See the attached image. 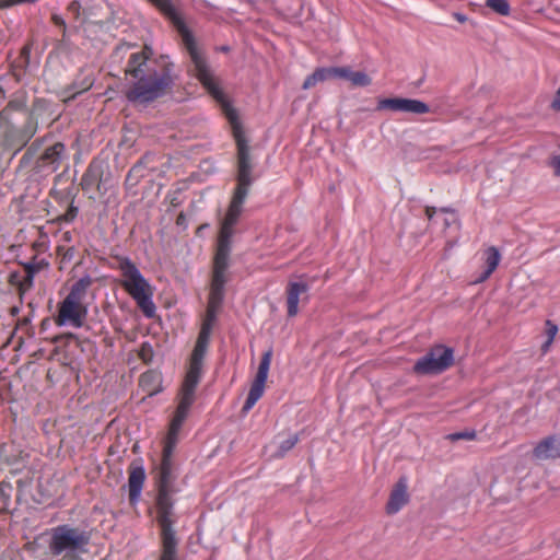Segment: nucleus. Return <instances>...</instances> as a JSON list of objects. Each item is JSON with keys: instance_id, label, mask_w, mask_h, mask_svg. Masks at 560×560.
Wrapping results in <instances>:
<instances>
[{"instance_id": "nucleus-31", "label": "nucleus", "mask_w": 560, "mask_h": 560, "mask_svg": "<svg viewBox=\"0 0 560 560\" xmlns=\"http://www.w3.org/2000/svg\"><path fill=\"white\" fill-rule=\"evenodd\" d=\"M352 72L353 71L349 67H331L330 68L331 78H340V79H346V80L350 81Z\"/></svg>"}, {"instance_id": "nucleus-26", "label": "nucleus", "mask_w": 560, "mask_h": 560, "mask_svg": "<svg viewBox=\"0 0 560 560\" xmlns=\"http://www.w3.org/2000/svg\"><path fill=\"white\" fill-rule=\"evenodd\" d=\"M487 7L501 15L510 14V4L506 0H487Z\"/></svg>"}, {"instance_id": "nucleus-24", "label": "nucleus", "mask_w": 560, "mask_h": 560, "mask_svg": "<svg viewBox=\"0 0 560 560\" xmlns=\"http://www.w3.org/2000/svg\"><path fill=\"white\" fill-rule=\"evenodd\" d=\"M91 284H92V279L90 277H84L73 284V287L68 295L72 296L77 300L83 301L86 290L89 289V287Z\"/></svg>"}, {"instance_id": "nucleus-32", "label": "nucleus", "mask_w": 560, "mask_h": 560, "mask_svg": "<svg viewBox=\"0 0 560 560\" xmlns=\"http://www.w3.org/2000/svg\"><path fill=\"white\" fill-rule=\"evenodd\" d=\"M316 83L331 78L330 68H318L311 74Z\"/></svg>"}, {"instance_id": "nucleus-22", "label": "nucleus", "mask_w": 560, "mask_h": 560, "mask_svg": "<svg viewBox=\"0 0 560 560\" xmlns=\"http://www.w3.org/2000/svg\"><path fill=\"white\" fill-rule=\"evenodd\" d=\"M13 495V487L7 481L0 482V512H10Z\"/></svg>"}, {"instance_id": "nucleus-20", "label": "nucleus", "mask_w": 560, "mask_h": 560, "mask_svg": "<svg viewBox=\"0 0 560 560\" xmlns=\"http://www.w3.org/2000/svg\"><path fill=\"white\" fill-rule=\"evenodd\" d=\"M486 265L487 269L486 271L476 280V283H481L486 281L492 272L497 269L499 266V262L501 260V254L499 249L494 246H490L486 249Z\"/></svg>"}, {"instance_id": "nucleus-42", "label": "nucleus", "mask_w": 560, "mask_h": 560, "mask_svg": "<svg viewBox=\"0 0 560 560\" xmlns=\"http://www.w3.org/2000/svg\"><path fill=\"white\" fill-rule=\"evenodd\" d=\"M316 84V82L314 81L313 77L312 75H308L304 83H303V89L304 90H308L311 89L312 86H314Z\"/></svg>"}, {"instance_id": "nucleus-29", "label": "nucleus", "mask_w": 560, "mask_h": 560, "mask_svg": "<svg viewBox=\"0 0 560 560\" xmlns=\"http://www.w3.org/2000/svg\"><path fill=\"white\" fill-rule=\"evenodd\" d=\"M98 179V172L94 165H91L82 177V186L89 188Z\"/></svg>"}, {"instance_id": "nucleus-17", "label": "nucleus", "mask_w": 560, "mask_h": 560, "mask_svg": "<svg viewBox=\"0 0 560 560\" xmlns=\"http://www.w3.org/2000/svg\"><path fill=\"white\" fill-rule=\"evenodd\" d=\"M145 479L144 469L131 463L129 466V478H128V489H129V500L131 503L136 502L140 495L143 482Z\"/></svg>"}, {"instance_id": "nucleus-44", "label": "nucleus", "mask_w": 560, "mask_h": 560, "mask_svg": "<svg viewBox=\"0 0 560 560\" xmlns=\"http://www.w3.org/2000/svg\"><path fill=\"white\" fill-rule=\"evenodd\" d=\"M435 212H436V210L434 207L425 208V214H427L428 219H432V217L434 215Z\"/></svg>"}, {"instance_id": "nucleus-38", "label": "nucleus", "mask_w": 560, "mask_h": 560, "mask_svg": "<svg viewBox=\"0 0 560 560\" xmlns=\"http://www.w3.org/2000/svg\"><path fill=\"white\" fill-rule=\"evenodd\" d=\"M140 358L144 361V362H148L152 359V350H151V347L148 346V345H143L141 347V350H140Z\"/></svg>"}, {"instance_id": "nucleus-8", "label": "nucleus", "mask_w": 560, "mask_h": 560, "mask_svg": "<svg viewBox=\"0 0 560 560\" xmlns=\"http://www.w3.org/2000/svg\"><path fill=\"white\" fill-rule=\"evenodd\" d=\"M90 539L91 535L89 532L62 525L52 529L49 549L55 556L62 552L77 553L78 551H86Z\"/></svg>"}, {"instance_id": "nucleus-48", "label": "nucleus", "mask_w": 560, "mask_h": 560, "mask_svg": "<svg viewBox=\"0 0 560 560\" xmlns=\"http://www.w3.org/2000/svg\"><path fill=\"white\" fill-rule=\"evenodd\" d=\"M441 211H442V212H452V211H451L450 209H447V208H442V209H441Z\"/></svg>"}, {"instance_id": "nucleus-9", "label": "nucleus", "mask_w": 560, "mask_h": 560, "mask_svg": "<svg viewBox=\"0 0 560 560\" xmlns=\"http://www.w3.org/2000/svg\"><path fill=\"white\" fill-rule=\"evenodd\" d=\"M455 363L454 349L442 343L434 345L413 365L418 375L440 374Z\"/></svg>"}, {"instance_id": "nucleus-49", "label": "nucleus", "mask_w": 560, "mask_h": 560, "mask_svg": "<svg viewBox=\"0 0 560 560\" xmlns=\"http://www.w3.org/2000/svg\"><path fill=\"white\" fill-rule=\"evenodd\" d=\"M16 312H18V308H16V307H12V308H11V313H12V314H15Z\"/></svg>"}, {"instance_id": "nucleus-45", "label": "nucleus", "mask_w": 560, "mask_h": 560, "mask_svg": "<svg viewBox=\"0 0 560 560\" xmlns=\"http://www.w3.org/2000/svg\"><path fill=\"white\" fill-rule=\"evenodd\" d=\"M185 220H186L185 214H184L183 212H180V213L178 214L177 219H176V223H177L178 225L184 224V223H185Z\"/></svg>"}, {"instance_id": "nucleus-18", "label": "nucleus", "mask_w": 560, "mask_h": 560, "mask_svg": "<svg viewBox=\"0 0 560 560\" xmlns=\"http://www.w3.org/2000/svg\"><path fill=\"white\" fill-rule=\"evenodd\" d=\"M308 285L305 282H290L287 289L288 316L294 317L299 313L300 295L306 293Z\"/></svg>"}, {"instance_id": "nucleus-25", "label": "nucleus", "mask_w": 560, "mask_h": 560, "mask_svg": "<svg viewBox=\"0 0 560 560\" xmlns=\"http://www.w3.org/2000/svg\"><path fill=\"white\" fill-rule=\"evenodd\" d=\"M18 453L13 445H2L0 447V463L13 464L18 459Z\"/></svg>"}, {"instance_id": "nucleus-27", "label": "nucleus", "mask_w": 560, "mask_h": 560, "mask_svg": "<svg viewBox=\"0 0 560 560\" xmlns=\"http://www.w3.org/2000/svg\"><path fill=\"white\" fill-rule=\"evenodd\" d=\"M353 86H368L371 84V78L363 71H353L350 78Z\"/></svg>"}, {"instance_id": "nucleus-36", "label": "nucleus", "mask_w": 560, "mask_h": 560, "mask_svg": "<svg viewBox=\"0 0 560 560\" xmlns=\"http://www.w3.org/2000/svg\"><path fill=\"white\" fill-rule=\"evenodd\" d=\"M81 9H82L81 3L78 0L71 1L70 4L68 5V10L74 14L75 19L80 18Z\"/></svg>"}, {"instance_id": "nucleus-2", "label": "nucleus", "mask_w": 560, "mask_h": 560, "mask_svg": "<svg viewBox=\"0 0 560 560\" xmlns=\"http://www.w3.org/2000/svg\"><path fill=\"white\" fill-rule=\"evenodd\" d=\"M191 62L194 65L192 73L200 81L208 93L221 105L224 115L231 124L233 137L237 147V185L234 189L228 212L240 218L242 206L247 197L248 189L253 183L252 177V158L249 153L248 141L242 124L238 120L237 112L226 101L223 91L220 89L207 60L198 50L196 42L187 48Z\"/></svg>"}, {"instance_id": "nucleus-1", "label": "nucleus", "mask_w": 560, "mask_h": 560, "mask_svg": "<svg viewBox=\"0 0 560 560\" xmlns=\"http://www.w3.org/2000/svg\"><path fill=\"white\" fill-rule=\"evenodd\" d=\"M191 62L194 65L192 73L200 81L208 93L221 105L224 115L231 124L233 137L237 147V185L234 189L228 212L240 218L242 206L247 197L248 189L253 183L252 177V158L249 153L248 141L242 124L238 120L237 112L226 101L223 91L220 89L207 60L198 50L196 42L187 48Z\"/></svg>"}, {"instance_id": "nucleus-14", "label": "nucleus", "mask_w": 560, "mask_h": 560, "mask_svg": "<svg viewBox=\"0 0 560 560\" xmlns=\"http://www.w3.org/2000/svg\"><path fill=\"white\" fill-rule=\"evenodd\" d=\"M410 495L408 492V481L406 477H400L393 486L388 501L385 506V512L388 515L396 514L401 508L409 503Z\"/></svg>"}, {"instance_id": "nucleus-43", "label": "nucleus", "mask_w": 560, "mask_h": 560, "mask_svg": "<svg viewBox=\"0 0 560 560\" xmlns=\"http://www.w3.org/2000/svg\"><path fill=\"white\" fill-rule=\"evenodd\" d=\"M454 18L459 22V23H465L467 21V16L462 14V13H454Z\"/></svg>"}, {"instance_id": "nucleus-50", "label": "nucleus", "mask_w": 560, "mask_h": 560, "mask_svg": "<svg viewBox=\"0 0 560 560\" xmlns=\"http://www.w3.org/2000/svg\"><path fill=\"white\" fill-rule=\"evenodd\" d=\"M453 245H454V243H453V242H448V243H447V247H448V248L453 247Z\"/></svg>"}, {"instance_id": "nucleus-5", "label": "nucleus", "mask_w": 560, "mask_h": 560, "mask_svg": "<svg viewBox=\"0 0 560 560\" xmlns=\"http://www.w3.org/2000/svg\"><path fill=\"white\" fill-rule=\"evenodd\" d=\"M38 119L22 101H11L0 112V148L3 151H21L35 136Z\"/></svg>"}, {"instance_id": "nucleus-11", "label": "nucleus", "mask_w": 560, "mask_h": 560, "mask_svg": "<svg viewBox=\"0 0 560 560\" xmlns=\"http://www.w3.org/2000/svg\"><path fill=\"white\" fill-rule=\"evenodd\" d=\"M271 349H269L262 354L255 380L250 386L247 399L243 407L244 412L248 411L264 394L265 384L268 377V371L271 362Z\"/></svg>"}, {"instance_id": "nucleus-34", "label": "nucleus", "mask_w": 560, "mask_h": 560, "mask_svg": "<svg viewBox=\"0 0 560 560\" xmlns=\"http://www.w3.org/2000/svg\"><path fill=\"white\" fill-rule=\"evenodd\" d=\"M452 441H457L459 439H467V440H474L476 438V432H459V433H453L448 436Z\"/></svg>"}, {"instance_id": "nucleus-33", "label": "nucleus", "mask_w": 560, "mask_h": 560, "mask_svg": "<svg viewBox=\"0 0 560 560\" xmlns=\"http://www.w3.org/2000/svg\"><path fill=\"white\" fill-rule=\"evenodd\" d=\"M298 435L294 434L292 436H290L288 440H285L284 442H282L281 446H280V456H282L285 452L290 451L296 443H298Z\"/></svg>"}, {"instance_id": "nucleus-10", "label": "nucleus", "mask_w": 560, "mask_h": 560, "mask_svg": "<svg viewBox=\"0 0 560 560\" xmlns=\"http://www.w3.org/2000/svg\"><path fill=\"white\" fill-rule=\"evenodd\" d=\"M67 159L66 147L62 142H56L46 148L35 162L34 171L37 174H52L57 172Z\"/></svg>"}, {"instance_id": "nucleus-37", "label": "nucleus", "mask_w": 560, "mask_h": 560, "mask_svg": "<svg viewBox=\"0 0 560 560\" xmlns=\"http://www.w3.org/2000/svg\"><path fill=\"white\" fill-rule=\"evenodd\" d=\"M550 108L556 113H560V85L559 89L556 91L552 101L550 102Z\"/></svg>"}, {"instance_id": "nucleus-47", "label": "nucleus", "mask_w": 560, "mask_h": 560, "mask_svg": "<svg viewBox=\"0 0 560 560\" xmlns=\"http://www.w3.org/2000/svg\"><path fill=\"white\" fill-rule=\"evenodd\" d=\"M28 52H30V48L27 46L23 47L22 54L23 55H28Z\"/></svg>"}, {"instance_id": "nucleus-4", "label": "nucleus", "mask_w": 560, "mask_h": 560, "mask_svg": "<svg viewBox=\"0 0 560 560\" xmlns=\"http://www.w3.org/2000/svg\"><path fill=\"white\" fill-rule=\"evenodd\" d=\"M228 267L229 258L214 256L207 312L190 355L189 368L183 381L185 385L197 387L199 384L211 330L224 298V284L226 282L225 271Z\"/></svg>"}, {"instance_id": "nucleus-23", "label": "nucleus", "mask_w": 560, "mask_h": 560, "mask_svg": "<svg viewBox=\"0 0 560 560\" xmlns=\"http://www.w3.org/2000/svg\"><path fill=\"white\" fill-rule=\"evenodd\" d=\"M152 55H153L152 48L148 45H144L143 50L141 52L131 55V57L128 61L127 68H135V67H137L136 66L137 63L142 65V61H143V68H153L149 63V60L152 57Z\"/></svg>"}, {"instance_id": "nucleus-16", "label": "nucleus", "mask_w": 560, "mask_h": 560, "mask_svg": "<svg viewBox=\"0 0 560 560\" xmlns=\"http://www.w3.org/2000/svg\"><path fill=\"white\" fill-rule=\"evenodd\" d=\"M536 460H548L560 457V434L550 435L539 441L532 451Z\"/></svg>"}, {"instance_id": "nucleus-15", "label": "nucleus", "mask_w": 560, "mask_h": 560, "mask_svg": "<svg viewBox=\"0 0 560 560\" xmlns=\"http://www.w3.org/2000/svg\"><path fill=\"white\" fill-rule=\"evenodd\" d=\"M238 218L230 214L226 211V214L221 223L220 232L218 235L217 249L214 256L221 257H230L232 236H233V226L236 224Z\"/></svg>"}, {"instance_id": "nucleus-12", "label": "nucleus", "mask_w": 560, "mask_h": 560, "mask_svg": "<svg viewBox=\"0 0 560 560\" xmlns=\"http://www.w3.org/2000/svg\"><path fill=\"white\" fill-rule=\"evenodd\" d=\"M86 313L88 311L82 300H77L67 295L60 304L57 323L62 324L63 322L69 320L80 327L86 317Z\"/></svg>"}, {"instance_id": "nucleus-28", "label": "nucleus", "mask_w": 560, "mask_h": 560, "mask_svg": "<svg viewBox=\"0 0 560 560\" xmlns=\"http://www.w3.org/2000/svg\"><path fill=\"white\" fill-rule=\"evenodd\" d=\"M546 329H545V332L548 337L547 341L542 345L541 347V350L545 352L548 350V348L550 347V345L552 343L557 332H558V327L556 324H553L551 320H546Z\"/></svg>"}, {"instance_id": "nucleus-13", "label": "nucleus", "mask_w": 560, "mask_h": 560, "mask_svg": "<svg viewBox=\"0 0 560 560\" xmlns=\"http://www.w3.org/2000/svg\"><path fill=\"white\" fill-rule=\"evenodd\" d=\"M378 109H389L393 112H405L413 114H427L430 112L429 106L418 100L393 97L384 98L378 102Z\"/></svg>"}, {"instance_id": "nucleus-35", "label": "nucleus", "mask_w": 560, "mask_h": 560, "mask_svg": "<svg viewBox=\"0 0 560 560\" xmlns=\"http://www.w3.org/2000/svg\"><path fill=\"white\" fill-rule=\"evenodd\" d=\"M77 213H78V208L70 206L68 211L63 215L60 217V220H62L65 222H71L77 217Z\"/></svg>"}, {"instance_id": "nucleus-46", "label": "nucleus", "mask_w": 560, "mask_h": 560, "mask_svg": "<svg viewBox=\"0 0 560 560\" xmlns=\"http://www.w3.org/2000/svg\"><path fill=\"white\" fill-rule=\"evenodd\" d=\"M3 100H4V90L2 88H0V104L2 103Z\"/></svg>"}, {"instance_id": "nucleus-7", "label": "nucleus", "mask_w": 560, "mask_h": 560, "mask_svg": "<svg viewBox=\"0 0 560 560\" xmlns=\"http://www.w3.org/2000/svg\"><path fill=\"white\" fill-rule=\"evenodd\" d=\"M116 267L120 270L122 280L120 285L137 302L147 317L155 315V305L151 300L152 288L142 277L137 266L127 257L117 256Z\"/></svg>"}, {"instance_id": "nucleus-41", "label": "nucleus", "mask_w": 560, "mask_h": 560, "mask_svg": "<svg viewBox=\"0 0 560 560\" xmlns=\"http://www.w3.org/2000/svg\"><path fill=\"white\" fill-rule=\"evenodd\" d=\"M93 85V81L91 79H84L83 82H82V85L80 88V90L78 92H75L72 97L78 94V93H81L83 91H88L91 89V86Z\"/></svg>"}, {"instance_id": "nucleus-39", "label": "nucleus", "mask_w": 560, "mask_h": 560, "mask_svg": "<svg viewBox=\"0 0 560 560\" xmlns=\"http://www.w3.org/2000/svg\"><path fill=\"white\" fill-rule=\"evenodd\" d=\"M51 21L55 25L62 27V37L65 38L67 32L65 20L58 14H52Z\"/></svg>"}, {"instance_id": "nucleus-6", "label": "nucleus", "mask_w": 560, "mask_h": 560, "mask_svg": "<svg viewBox=\"0 0 560 560\" xmlns=\"http://www.w3.org/2000/svg\"><path fill=\"white\" fill-rule=\"evenodd\" d=\"M135 68H126V74L136 79L133 85L126 92V97L135 104H149L167 94L173 85L171 63L159 68H143V63Z\"/></svg>"}, {"instance_id": "nucleus-19", "label": "nucleus", "mask_w": 560, "mask_h": 560, "mask_svg": "<svg viewBox=\"0 0 560 560\" xmlns=\"http://www.w3.org/2000/svg\"><path fill=\"white\" fill-rule=\"evenodd\" d=\"M82 23L95 24L103 26L106 22L112 20V12L107 5H90L83 9Z\"/></svg>"}, {"instance_id": "nucleus-21", "label": "nucleus", "mask_w": 560, "mask_h": 560, "mask_svg": "<svg viewBox=\"0 0 560 560\" xmlns=\"http://www.w3.org/2000/svg\"><path fill=\"white\" fill-rule=\"evenodd\" d=\"M139 385L147 395L152 396L160 390L161 375L154 371L145 372L140 376Z\"/></svg>"}, {"instance_id": "nucleus-3", "label": "nucleus", "mask_w": 560, "mask_h": 560, "mask_svg": "<svg viewBox=\"0 0 560 560\" xmlns=\"http://www.w3.org/2000/svg\"><path fill=\"white\" fill-rule=\"evenodd\" d=\"M197 387L182 384L178 394V406L171 421L166 436L161 471L159 479V493L156 498V521L161 527L162 555L160 560H176L177 539L173 528V501L172 492V460L171 456L177 443V435L185 421L189 408L195 401V392Z\"/></svg>"}, {"instance_id": "nucleus-40", "label": "nucleus", "mask_w": 560, "mask_h": 560, "mask_svg": "<svg viewBox=\"0 0 560 560\" xmlns=\"http://www.w3.org/2000/svg\"><path fill=\"white\" fill-rule=\"evenodd\" d=\"M36 142L32 143L31 147H28V149L26 150V152L24 153L23 158H22V163H27L33 154L35 153V151L37 150V145H35Z\"/></svg>"}, {"instance_id": "nucleus-30", "label": "nucleus", "mask_w": 560, "mask_h": 560, "mask_svg": "<svg viewBox=\"0 0 560 560\" xmlns=\"http://www.w3.org/2000/svg\"><path fill=\"white\" fill-rule=\"evenodd\" d=\"M24 270L26 272L25 280L32 283L33 277L43 268V261L40 262H26L23 264Z\"/></svg>"}]
</instances>
